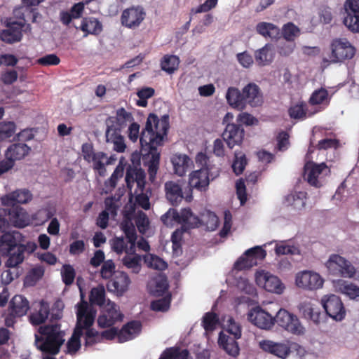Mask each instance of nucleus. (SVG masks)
<instances>
[{
    "mask_svg": "<svg viewBox=\"0 0 359 359\" xmlns=\"http://www.w3.org/2000/svg\"><path fill=\"white\" fill-rule=\"evenodd\" d=\"M299 32V27L292 22H287L282 29L283 36L287 41H294Z\"/></svg>",
    "mask_w": 359,
    "mask_h": 359,
    "instance_id": "obj_49",
    "label": "nucleus"
},
{
    "mask_svg": "<svg viewBox=\"0 0 359 359\" xmlns=\"http://www.w3.org/2000/svg\"><path fill=\"white\" fill-rule=\"evenodd\" d=\"M248 319L253 325L261 329H270L273 325V316L259 306L253 308L249 311Z\"/></svg>",
    "mask_w": 359,
    "mask_h": 359,
    "instance_id": "obj_19",
    "label": "nucleus"
},
{
    "mask_svg": "<svg viewBox=\"0 0 359 359\" xmlns=\"http://www.w3.org/2000/svg\"><path fill=\"white\" fill-rule=\"evenodd\" d=\"M11 207L8 209V217L11 222L15 226L24 227L25 224V217L26 215L25 210L19 205H10Z\"/></svg>",
    "mask_w": 359,
    "mask_h": 359,
    "instance_id": "obj_38",
    "label": "nucleus"
},
{
    "mask_svg": "<svg viewBox=\"0 0 359 359\" xmlns=\"http://www.w3.org/2000/svg\"><path fill=\"white\" fill-rule=\"evenodd\" d=\"M247 158L241 151L235 152V158L232 163V169L236 175L243 173L247 165Z\"/></svg>",
    "mask_w": 359,
    "mask_h": 359,
    "instance_id": "obj_47",
    "label": "nucleus"
},
{
    "mask_svg": "<svg viewBox=\"0 0 359 359\" xmlns=\"http://www.w3.org/2000/svg\"><path fill=\"white\" fill-rule=\"evenodd\" d=\"M123 317L119 306L110 299H107V304L100 309L97 323L100 328L110 327L117 322L122 321Z\"/></svg>",
    "mask_w": 359,
    "mask_h": 359,
    "instance_id": "obj_6",
    "label": "nucleus"
},
{
    "mask_svg": "<svg viewBox=\"0 0 359 359\" xmlns=\"http://www.w3.org/2000/svg\"><path fill=\"white\" fill-rule=\"evenodd\" d=\"M254 265H256V260L250 259L248 257H246L244 253L235 262L233 268L238 271H242L245 269H250Z\"/></svg>",
    "mask_w": 359,
    "mask_h": 359,
    "instance_id": "obj_60",
    "label": "nucleus"
},
{
    "mask_svg": "<svg viewBox=\"0 0 359 359\" xmlns=\"http://www.w3.org/2000/svg\"><path fill=\"white\" fill-rule=\"evenodd\" d=\"M126 174V182L128 187L130 188L135 182L137 184V188L140 191H143L146 184V175L142 168H132L130 167Z\"/></svg>",
    "mask_w": 359,
    "mask_h": 359,
    "instance_id": "obj_27",
    "label": "nucleus"
},
{
    "mask_svg": "<svg viewBox=\"0 0 359 359\" xmlns=\"http://www.w3.org/2000/svg\"><path fill=\"white\" fill-rule=\"evenodd\" d=\"M228 104L233 108L242 111L246 107L243 89L242 92L235 87H229L226 94Z\"/></svg>",
    "mask_w": 359,
    "mask_h": 359,
    "instance_id": "obj_29",
    "label": "nucleus"
},
{
    "mask_svg": "<svg viewBox=\"0 0 359 359\" xmlns=\"http://www.w3.org/2000/svg\"><path fill=\"white\" fill-rule=\"evenodd\" d=\"M324 172H330V169L325 163L308 162L304 165V177L311 186L319 188L322 186L320 180V175Z\"/></svg>",
    "mask_w": 359,
    "mask_h": 359,
    "instance_id": "obj_15",
    "label": "nucleus"
},
{
    "mask_svg": "<svg viewBox=\"0 0 359 359\" xmlns=\"http://www.w3.org/2000/svg\"><path fill=\"white\" fill-rule=\"evenodd\" d=\"M133 121L132 113L128 111L124 107H120L116 110L114 116L107 118L105 121L106 130L122 132L126 128L128 123Z\"/></svg>",
    "mask_w": 359,
    "mask_h": 359,
    "instance_id": "obj_10",
    "label": "nucleus"
},
{
    "mask_svg": "<svg viewBox=\"0 0 359 359\" xmlns=\"http://www.w3.org/2000/svg\"><path fill=\"white\" fill-rule=\"evenodd\" d=\"M275 252L278 255L299 254V250L298 248L288 245L286 242H281L280 243L277 244L275 248Z\"/></svg>",
    "mask_w": 359,
    "mask_h": 359,
    "instance_id": "obj_56",
    "label": "nucleus"
},
{
    "mask_svg": "<svg viewBox=\"0 0 359 359\" xmlns=\"http://www.w3.org/2000/svg\"><path fill=\"white\" fill-rule=\"evenodd\" d=\"M245 135L243 128L240 124L228 123L222 137L229 149H233L236 145H241Z\"/></svg>",
    "mask_w": 359,
    "mask_h": 359,
    "instance_id": "obj_17",
    "label": "nucleus"
},
{
    "mask_svg": "<svg viewBox=\"0 0 359 359\" xmlns=\"http://www.w3.org/2000/svg\"><path fill=\"white\" fill-rule=\"evenodd\" d=\"M321 303L327 315L336 321H341L346 316V309L341 298L335 294L325 296Z\"/></svg>",
    "mask_w": 359,
    "mask_h": 359,
    "instance_id": "obj_9",
    "label": "nucleus"
},
{
    "mask_svg": "<svg viewBox=\"0 0 359 359\" xmlns=\"http://www.w3.org/2000/svg\"><path fill=\"white\" fill-rule=\"evenodd\" d=\"M256 31L264 37L275 39L280 35L279 28L270 22H262L257 25Z\"/></svg>",
    "mask_w": 359,
    "mask_h": 359,
    "instance_id": "obj_42",
    "label": "nucleus"
},
{
    "mask_svg": "<svg viewBox=\"0 0 359 359\" xmlns=\"http://www.w3.org/2000/svg\"><path fill=\"white\" fill-rule=\"evenodd\" d=\"M330 61L333 63L351 60L355 54V48L346 39H336L331 43Z\"/></svg>",
    "mask_w": 359,
    "mask_h": 359,
    "instance_id": "obj_7",
    "label": "nucleus"
},
{
    "mask_svg": "<svg viewBox=\"0 0 359 359\" xmlns=\"http://www.w3.org/2000/svg\"><path fill=\"white\" fill-rule=\"evenodd\" d=\"M165 191L167 199L172 205H178L183 198L188 202L193 198L191 188H187L183 191L182 187L173 181L165 183Z\"/></svg>",
    "mask_w": 359,
    "mask_h": 359,
    "instance_id": "obj_14",
    "label": "nucleus"
},
{
    "mask_svg": "<svg viewBox=\"0 0 359 359\" xmlns=\"http://www.w3.org/2000/svg\"><path fill=\"white\" fill-rule=\"evenodd\" d=\"M16 126L13 121L0 122V142L6 140L13 135Z\"/></svg>",
    "mask_w": 359,
    "mask_h": 359,
    "instance_id": "obj_48",
    "label": "nucleus"
},
{
    "mask_svg": "<svg viewBox=\"0 0 359 359\" xmlns=\"http://www.w3.org/2000/svg\"><path fill=\"white\" fill-rule=\"evenodd\" d=\"M24 24L18 22H9L6 29L0 32V39L7 43H14L21 41Z\"/></svg>",
    "mask_w": 359,
    "mask_h": 359,
    "instance_id": "obj_21",
    "label": "nucleus"
},
{
    "mask_svg": "<svg viewBox=\"0 0 359 359\" xmlns=\"http://www.w3.org/2000/svg\"><path fill=\"white\" fill-rule=\"evenodd\" d=\"M245 254L246 257L252 260H256L257 262L258 259L262 260L265 258L266 252L262 247L256 246L246 250Z\"/></svg>",
    "mask_w": 359,
    "mask_h": 359,
    "instance_id": "obj_61",
    "label": "nucleus"
},
{
    "mask_svg": "<svg viewBox=\"0 0 359 359\" xmlns=\"http://www.w3.org/2000/svg\"><path fill=\"white\" fill-rule=\"evenodd\" d=\"M273 51L272 46L269 43L266 44L262 48L255 53V58L259 65L265 66L271 63L273 60Z\"/></svg>",
    "mask_w": 359,
    "mask_h": 359,
    "instance_id": "obj_36",
    "label": "nucleus"
},
{
    "mask_svg": "<svg viewBox=\"0 0 359 359\" xmlns=\"http://www.w3.org/2000/svg\"><path fill=\"white\" fill-rule=\"evenodd\" d=\"M116 265L112 259L106 260L101 266L100 276L102 279L109 280L112 278L116 271Z\"/></svg>",
    "mask_w": 359,
    "mask_h": 359,
    "instance_id": "obj_51",
    "label": "nucleus"
},
{
    "mask_svg": "<svg viewBox=\"0 0 359 359\" xmlns=\"http://www.w3.org/2000/svg\"><path fill=\"white\" fill-rule=\"evenodd\" d=\"M304 104H295L290 107L288 113L292 118L299 119L306 117V109Z\"/></svg>",
    "mask_w": 359,
    "mask_h": 359,
    "instance_id": "obj_63",
    "label": "nucleus"
},
{
    "mask_svg": "<svg viewBox=\"0 0 359 359\" xmlns=\"http://www.w3.org/2000/svg\"><path fill=\"white\" fill-rule=\"evenodd\" d=\"M325 266L333 275L347 278H352L356 275L355 267L350 261L339 255H331Z\"/></svg>",
    "mask_w": 359,
    "mask_h": 359,
    "instance_id": "obj_4",
    "label": "nucleus"
},
{
    "mask_svg": "<svg viewBox=\"0 0 359 359\" xmlns=\"http://www.w3.org/2000/svg\"><path fill=\"white\" fill-rule=\"evenodd\" d=\"M338 291L348 297L351 299L359 300V287L344 280H338L335 283Z\"/></svg>",
    "mask_w": 359,
    "mask_h": 359,
    "instance_id": "obj_35",
    "label": "nucleus"
},
{
    "mask_svg": "<svg viewBox=\"0 0 359 359\" xmlns=\"http://www.w3.org/2000/svg\"><path fill=\"white\" fill-rule=\"evenodd\" d=\"M123 264L128 269H133V271L137 273L140 269V256L126 255L123 258Z\"/></svg>",
    "mask_w": 359,
    "mask_h": 359,
    "instance_id": "obj_59",
    "label": "nucleus"
},
{
    "mask_svg": "<svg viewBox=\"0 0 359 359\" xmlns=\"http://www.w3.org/2000/svg\"><path fill=\"white\" fill-rule=\"evenodd\" d=\"M170 128L169 116L165 114L158 118L155 114H149L145 127L140 135V125L131 122L128 126V138L133 142L140 137L141 154L148 166L149 178L154 182L159 168L160 152L158 147L163 144Z\"/></svg>",
    "mask_w": 359,
    "mask_h": 359,
    "instance_id": "obj_1",
    "label": "nucleus"
},
{
    "mask_svg": "<svg viewBox=\"0 0 359 359\" xmlns=\"http://www.w3.org/2000/svg\"><path fill=\"white\" fill-rule=\"evenodd\" d=\"M257 284L269 292L281 294L285 288L280 280L268 271H257L255 275Z\"/></svg>",
    "mask_w": 359,
    "mask_h": 359,
    "instance_id": "obj_13",
    "label": "nucleus"
},
{
    "mask_svg": "<svg viewBox=\"0 0 359 359\" xmlns=\"http://www.w3.org/2000/svg\"><path fill=\"white\" fill-rule=\"evenodd\" d=\"M105 137L107 142L114 144V150L119 153L124 152L126 145L121 132L106 130Z\"/></svg>",
    "mask_w": 359,
    "mask_h": 359,
    "instance_id": "obj_40",
    "label": "nucleus"
},
{
    "mask_svg": "<svg viewBox=\"0 0 359 359\" xmlns=\"http://www.w3.org/2000/svg\"><path fill=\"white\" fill-rule=\"evenodd\" d=\"M44 274V269L42 266H36L31 269L26 276L25 283L28 285H34Z\"/></svg>",
    "mask_w": 359,
    "mask_h": 359,
    "instance_id": "obj_52",
    "label": "nucleus"
},
{
    "mask_svg": "<svg viewBox=\"0 0 359 359\" xmlns=\"http://www.w3.org/2000/svg\"><path fill=\"white\" fill-rule=\"evenodd\" d=\"M236 338L219 333L218 344L229 355L236 357L239 354V346Z\"/></svg>",
    "mask_w": 359,
    "mask_h": 359,
    "instance_id": "obj_33",
    "label": "nucleus"
},
{
    "mask_svg": "<svg viewBox=\"0 0 359 359\" xmlns=\"http://www.w3.org/2000/svg\"><path fill=\"white\" fill-rule=\"evenodd\" d=\"M79 29L86 36L88 34L99 35L102 31V25L97 18L88 17L83 18Z\"/></svg>",
    "mask_w": 359,
    "mask_h": 359,
    "instance_id": "obj_34",
    "label": "nucleus"
},
{
    "mask_svg": "<svg viewBox=\"0 0 359 359\" xmlns=\"http://www.w3.org/2000/svg\"><path fill=\"white\" fill-rule=\"evenodd\" d=\"M23 246H18L11 253H4L3 255L8 256V259L5 263L7 268H16L20 265L25 260Z\"/></svg>",
    "mask_w": 359,
    "mask_h": 359,
    "instance_id": "obj_39",
    "label": "nucleus"
},
{
    "mask_svg": "<svg viewBox=\"0 0 359 359\" xmlns=\"http://www.w3.org/2000/svg\"><path fill=\"white\" fill-rule=\"evenodd\" d=\"M275 323L293 334L302 335L304 334L305 328L302 325L299 319L297 316L288 312L286 309H279L276 316L273 317V324Z\"/></svg>",
    "mask_w": 359,
    "mask_h": 359,
    "instance_id": "obj_5",
    "label": "nucleus"
},
{
    "mask_svg": "<svg viewBox=\"0 0 359 359\" xmlns=\"http://www.w3.org/2000/svg\"><path fill=\"white\" fill-rule=\"evenodd\" d=\"M142 330V323L138 320H131L125 324L118 331V342L123 343L135 339Z\"/></svg>",
    "mask_w": 359,
    "mask_h": 359,
    "instance_id": "obj_26",
    "label": "nucleus"
},
{
    "mask_svg": "<svg viewBox=\"0 0 359 359\" xmlns=\"http://www.w3.org/2000/svg\"><path fill=\"white\" fill-rule=\"evenodd\" d=\"M330 101L328 91L323 88L314 90L309 98V103L311 105L324 104L327 106Z\"/></svg>",
    "mask_w": 359,
    "mask_h": 359,
    "instance_id": "obj_43",
    "label": "nucleus"
},
{
    "mask_svg": "<svg viewBox=\"0 0 359 359\" xmlns=\"http://www.w3.org/2000/svg\"><path fill=\"white\" fill-rule=\"evenodd\" d=\"M60 62V57L55 54H48L37 60V63L42 66H55Z\"/></svg>",
    "mask_w": 359,
    "mask_h": 359,
    "instance_id": "obj_62",
    "label": "nucleus"
},
{
    "mask_svg": "<svg viewBox=\"0 0 359 359\" xmlns=\"http://www.w3.org/2000/svg\"><path fill=\"white\" fill-rule=\"evenodd\" d=\"M177 224L181 225L182 232L198 228L201 226V219L194 215L190 208H182L178 213Z\"/></svg>",
    "mask_w": 359,
    "mask_h": 359,
    "instance_id": "obj_22",
    "label": "nucleus"
},
{
    "mask_svg": "<svg viewBox=\"0 0 359 359\" xmlns=\"http://www.w3.org/2000/svg\"><path fill=\"white\" fill-rule=\"evenodd\" d=\"M148 266L154 269L163 271L167 269L168 264L161 258L156 255H151Z\"/></svg>",
    "mask_w": 359,
    "mask_h": 359,
    "instance_id": "obj_64",
    "label": "nucleus"
},
{
    "mask_svg": "<svg viewBox=\"0 0 359 359\" xmlns=\"http://www.w3.org/2000/svg\"><path fill=\"white\" fill-rule=\"evenodd\" d=\"M29 309V302L22 295H15L9 304L8 311L15 316H25Z\"/></svg>",
    "mask_w": 359,
    "mask_h": 359,
    "instance_id": "obj_31",
    "label": "nucleus"
},
{
    "mask_svg": "<svg viewBox=\"0 0 359 359\" xmlns=\"http://www.w3.org/2000/svg\"><path fill=\"white\" fill-rule=\"evenodd\" d=\"M260 348L270 354L285 359L290 353V347L285 343L274 342L271 340H263L259 343Z\"/></svg>",
    "mask_w": 359,
    "mask_h": 359,
    "instance_id": "obj_23",
    "label": "nucleus"
},
{
    "mask_svg": "<svg viewBox=\"0 0 359 359\" xmlns=\"http://www.w3.org/2000/svg\"><path fill=\"white\" fill-rule=\"evenodd\" d=\"M32 198V194L27 189H18L13 191L3 198L4 205H18L27 203Z\"/></svg>",
    "mask_w": 359,
    "mask_h": 359,
    "instance_id": "obj_32",
    "label": "nucleus"
},
{
    "mask_svg": "<svg viewBox=\"0 0 359 359\" xmlns=\"http://www.w3.org/2000/svg\"><path fill=\"white\" fill-rule=\"evenodd\" d=\"M89 301L92 305L98 306L100 309L106 304V291L102 285H98L91 289Z\"/></svg>",
    "mask_w": 359,
    "mask_h": 359,
    "instance_id": "obj_41",
    "label": "nucleus"
},
{
    "mask_svg": "<svg viewBox=\"0 0 359 359\" xmlns=\"http://www.w3.org/2000/svg\"><path fill=\"white\" fill-rule=\"evenodd\" d=\"M244 98L246 104L251 107H257L262 103V95L259 87L254 83H250L243 88Z\"/></svg>",
    "mask_w": 359,
    "mask_h": 359,
    "instance_id": "obj_28",
    "label": "nucleus"
},
{
    "mask_svg": "<svg viewBox=\"0 0 359 359\" xmlns=\"http://www.w3.org/2000/svg\"><path fill=\"white\" fill-rule=\"evenodd\" d=\"M195 161L196 165L200 167V169L204 168L208 170V172L219 169L215 165L210 163L209 157L203 152H199L196 154Z\"/></svg>",
    "mask_w": 359,
    "mask_h": 359,
    "instance_id": "obj_50",
    "label": "nucleus"
},
{
    "mask_svg": "<svg viewBox=\"0 0 359 359\" xmlns=\"http://www.w3.org/2000/svg\"><path fill=\"white\" fill-rule=\"evenodd\" d=\"M179 212L173 208H170L161 217V222L167 226H172L175 223L177 224Z\"/></svg>",
    "mask_w": 359,
    "mask_h": 359,
    "instance_id": "obj_58",
    "label": "nucleus"
},
{
    "mask_svg": "<svg viewBox=\"0 0 359 359\" xmlns=\"http://www.w3.org/2000/svg\"><path fill=\"white\" fill-rule=\"evenodd\" d=\"M61 276L63 283L66 285H71L74 283L75 279V269L70 264H64L61 270Z\"/></svg>",
    "mask_w": 359,
    "mask_h": 359,
    "instance_id": "obj_53",
    "label": "nucleus"
},
{
    "mask_svg": "<svg viewBox=\"0 0 359 359\" xmlns=\"http://www.w3.org/2000/svg\"><path fill=\"white\" fill-rule=\"evenodd\" d=\"M175 172L179 176H183L187 172L190 163V158L186 154H175L171 159Z\"/></svg>",
    "mask_w": 359,
    "mask_h": 359,
    "instance_id": "obj_37",
    "label": "nucleus"
},
{
    "mask_svg": "<svg viewBox=\"0 0 359 359\" xmlns=\"http://www.w3.org/2000/svg\"><path fill=\"white\" fill-rule=\"evenodd\" d=\"M146 17V12L141 6H133L123 11L121 16V25L129 29L138 27Z\"/></svg>",
    "mask_w": 359,
    "mask_h": 359,
    "instance_id": "obj_12",
    "label": "nucleus"
},
{
    "mask_svg": "<svg viewBox=\"0 0 359 359\" xmlns=\"http://www.w3.org/2000/svg\"><path fill=\"white\" fill-rule=\"evenodd\" d=\"M31 151V148L25 143H13L5 151V157H8L14 163L23 159Z\"/></svg>",
    "mask_w": 359,
    "mask_h": 359,
    "instance_id": "obj_30",
    "label": "nucleus"
},
{
    "mask_svg": "<svg viewBox=\"0 0 359 359\" xmlns=\"http://www.w3.org/2000/svg\"><path fill=\"white\" fill-rule=\"evenodd\" d=\"M135 225L140 233H145L149 228V221L146 213L138 211L135 218Z\"/></svg>",
    "mask_w": 359,
    "mask_h": 359,
    "instance_id": "obj_57",
    "label": "nucleus"
},
{
    "mask_svg": "<svg viewBox=\"0 0 359 359\" xmlns=\"http://www.w3.org/2000/svg\"><path fill=\"white\" fill-rule=\"evenodd\" d=\"M219 174V169L208 172L204 168L198 169L190 173L189 177L188 189H196L200 191H205L210 184V180H213Z\"/></svg>",
    "mask_w": 359,
    "mask_h": 359,
    "instance_id": "obj_8",
    "label": "nucleus"
},
{
    "mask_svg": "<svg viewBox=\"0 0 359 359\" xmlns=\"http://www.w3.org/2000/svg\"><path fill=\"white\" fill-rule=\"evenodd\" d=\"M219 324L218 316L213 312L206 313L202 320V325L206 332H212Z\"/></svg>",
    "mask_w": 359,
    "mask_h": 359,
    "instance_id": "obj_46",
    "label": "nucleus"
},
{
    "mask_svg": "<svg viewBox=\"0 0 359 359\" xmlns=\"http://www.w3.org/2000/svg\"><path fill=\"white\" fill-rule=\"evenodd\" d=\"M121 229L123 231L126 238L130 243V246L126 245V250L124 252L127 254L126 255H135V246L137 241V233L135 226L130 218H125L120 224Z\"/></svg>",
    "mask_w": 359,
    "mask_h": 359,
    "instance_id": "obj_25",
    "label": "nucleus"
},
{
    "mask_svg": "<svg viewBox=\"0 0 359 359\" xmlns=\"http://www.w3.org/2000/svg\"><path fill=\"white\" fill-rule=\"evenodd\" d=\"M170 301L171 296L168 294L159 299L152 301L151 309L154 311H166L170 308Z\"/></svg>",
    "mask_w": 359,
    "mask_h": 359,
    "instance_id": "obj_54",
    "label": "nucleus"
},
{
    "mask_svg": "<svg viewBox=\"0 0 359 359\" xmlns=\"http://www.w3.org/2000/svg\"><path fill=\"white\" fill-rule=\"evenodd\" d=\"M180 64V59L174 55H165L161 60L162 70L168 74H172L177 69Z\"/></svg>",
    "mask_w": 359,
    "mask_h": 359,
    "instance_id": "obj_44",
    "label": "nucleus"
},
{
    "mask_svg": "<svg viewBox=\"0 0 359 359\" xmlns=\"http://www.w3.org/2000/svg\"><path fill=\"white\" fill-rule=\"evenodd\" d=\"M48 315V307L42 304L37 311L33 312L30 314L29 321L33 325H39L46 321Z\"/></svg>",
    "mask_w": 359,
    "mask_h": 359,
    "instance_id": "obj_45",
    "label": "nucleus"
},
{
    "mask_svg": "<svg viewBox=\"0 0 359 359\" xmlns=\"http://www.w3.org/2000/svg\"><path fill=\"white\" fill-rule=\"evenodd\" d=\"M81 151L83 159L88 163H93V169L99 173L100 176H104L106 168H104V160L107 158V154L102 151L95 152L92 144L85 143L82 145Z\"/></svg>",
    "mask_w": 359,
    "mask_h": 359,
    "instance_id": "obj_11",
    "label": "nucleus"
},
{
    "mask_svg": "<svg viewBox=\"0 0 359 359\" xmlns=\"http://www.w3.org/2000/svg\"><path fill=\"white\" fill-rule=\"evenodd\" d=\"M76 323L70 339L67 341V353L74 355L81 348V337L84 338V346H92L100 343L99 332L93 327L96 311L82 300L77 304Z\"/></svg>",
    "mask_w": 359,
    "mask_h": 359,
    "instance_id": "obj_2",
    "label": "nucleus"
},
{
    "mask_svg": "<svg viewBox=\"0 0 359 359\" xmlns=\"http://www.w3.org/2000/svg\"><path fill=\"white\" fill-rule=\"evenodd\" d=\"M201 219V226L203 225L208 231H214L219 224V219L217 216L212 212H208Z\"/></svg>",
    "mask_w": 359,
    "mask_h": 359,
    "instance_id": "obj_55",
    "label": "nucleus"
},
{
    "mask_svg": "<svg viewBox=\"0 0 359 359\" xmlns=\"http://www.w3.org/2000/svg\"><path fill=\"white\" fill-rule=\"evenodd\" d=\"M23 236L18 231L5 232L0 237V252L4 253H11L20 245V243L22 242Z\"/></svg>",
    "mask_w": 359,
    "mask_h": 359,
    "instance_id": "obj_24",
    "label": "nucleus"
},
{
    "mask_svg": "<svg viewBox=\"0 0 359 359\" xmlns=\"http://www.w3.org/2000/svg\"><path fill=\"white\" fill-rule=\"evenodd\" d=\"M344 8L346 15L344 24L352 32H359V4L355 0H346Z\"/></svg>",
    "mask_w": 359,
    "mask_h": 359,
    "instance_id": "obj_16",
    "label": "nucleus"
},
{
    "mask_svg": "<svg viewBox=\"0 0 359 359\" xmlns=\"http://www.w3.org/2000/svg\"><path fill=\"white\" fill-rule=\"evenodd\" d=\"M130 284V279L128 274L125 272L117 271L107 286L109 291L116 294L117 296H122L128 290Z\"/></svg>",
    "mask_w": 359,
    "mask_h": 359,
    "instance_id": "obj_20",
    "label": "nucleus"
},
{
    "mask_svg": "<svg viewBox=\"0 0 359 359\" xmlns=\"http://www.w3.org/2000/svg\"><path fill=\"white\" fill-rule=\"evenodd\" d=\"M65 332L58 323L41 325L35 334V345L42 353L56 355L65 342Z\"/></svg>",
    "mask_w": 359,
    "mask_h": 359,
    "instance_id": "obj_3",
    "label": "nucleus"
},
{
    "mask_svg": "<svg viewBox=\"0 0 359 359\" xmlns=\"http://www.w3.org/2000/svg\"><path fill=\"white\" fill-rule=\"evenodd\" d=\"M295 281L299 287L309 290H317L323 285V280L318 273L309 271L297 273Z\"/></svg>",
    "mask_w": 359,
    "mask_h": 359,
    "instance_id": "obj_18",
    "label": "nucleus"
}]
</instances>
